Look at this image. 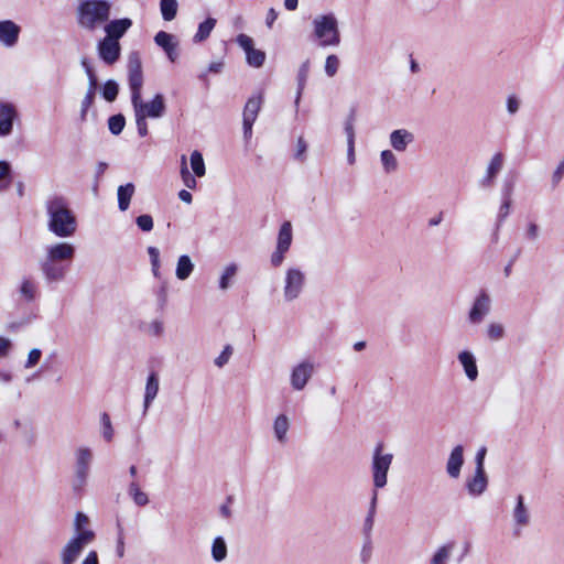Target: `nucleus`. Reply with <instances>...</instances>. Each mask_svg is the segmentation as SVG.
<instances>
[{"label":"nucleus","mask_w":564,"mask_h":564,"mask_svg":"<svg viewBox=\"0 0 564 564\" xmlns=\"http://www.w3.org/2000/svg\"><path fill=\"white\" fill-rule=\"evenodd\" d=\"M181 177H182V181L184 183V185L187 187V188H195L196 187V180H195V175L191 174L188 167H187V160H186V155H182L181 156Z\"/></svg>","instance_id":"ea45409f"},{"label":"nucleus","mask_w":564,"mask_h":564,"mask_svg":"<svg viewBox=\"0 0 564 564\" xmlns=\"http://www.w3.org/2000/svg\"><path fill=\"white\" fill-rule=\"evenodd\" d=\"M293 232L292 225L290 221H284L278 234L276 248L289 251L292 245Z\"/></svg>","instance_id":"7c9ffc66"},{"label":"nucleus","mask_w":564,"mask_h":564,"mask_svg":"<svg viewBox=\"0 0 564 564\" xmlns=\"http://www.w3.org/2000/svg\"><path fill=\"white\" fill-rule=\"evenodd\" d=\"M488 486V478L486 471L475 470L471 479L466 481V488L470 496L477 497L484 494Z\"/></svg>","instance_id":"5701e85b"},{"label":"nucleus","mask_w":564,"mask_h":564,"mask_svg":"<svg viewBox=\"0 0 564 564\" xmlns=\"http://www.w3.org/2000/svg\"><path fill=\"white\" fill-rule=\"evenodd\" d=\"M131 25L132 21L129 18L111 20L105 25L106 37L119 42Z\"/></svg>","instance_id":"a211bd4d"},{"label":"nucleus","mask_w":564,"mask_h":564,"mask_svg":"<svg viewBox=\"0 0 564 564\" xmlns=\"http://www.w3.org/2000/svg\"><path fill=\"white\" fill-rule=\"evenodd\" d=\"M82 66L85 69V73L88 77V87L87 91L85 94V97L82 100L80 105V119L84 121L86 120L87 112L89 108L94 105L96 91L98 88V78L95 73V69L90 65L87 58L82 59Z\"/></svg>","instance_id":"1a4fd4ad"},{"label":"nucleus","mask_w":564,"mask_h":564,"mask_svg":"<svg viewBox=\"0 0 564 564\" xmlns=\"http://www.w3.org/2000/svg\"><path fill=\"white\" fill-rule=\"evenodd\" d=\"M360 562L367 564L372 556V540L364 538V543L360 550Z\"/></svg>","instance_id":"603ef678"},{"label":"nucleus","mask_w":564,"mask_h":564,"mask_svg":"<svg viewBox=\"0 0 564 564\" xmlns=\"http://www.w3.org/2000/svg\"><path fill=\"white\" fill-rule=\"evenodd\" d=\"M18 118V110L11 102L0 101V137L11 134L13 122Z\"/></svg>","instance_id":"4468645a"},{"label":"nucleus","mask_w":564,"mask_h":564,"mask_svg":"<svg viewBox=\"0 0 564 564\" xmlns=\"http://www.w3.org/2000/svg\"><path fill=\"white\" fill-rule=\"evenodd\" d=\"M313 375V365L310 362H301L293 368L291 373V386L295 390H303L307 381Z\"/></svg>","instance_id":"dca6fc26"},{"label":"nucleus","mask_w":564,"mask_h":564,"mask_svg":"<svg viewBox=\"0 0 564 564\" xmlns=\"http://www.w3.org/2000/svg\"><path fill=\"white\" fill-rule=\"evenodd\" d=\"M487 448L485 446L480 447L476 454L475 463L476 468L475 470L485 471L484 467V460L486 457Z\"/></svg>","instance_id":"69168bd1"},{"label":"nucleus","mask_w":564,"mask_h":564,"mask_svg":"<svg viewBox=\"0 0 564 564\" xmlns=\"http://www.w3.org/2000/svg\"><path fill=\"white\" fill-rule=\"evenodd\" d=\"M100 423H101V426H102V437L107 441V442H111L112 438H113V427H112V424H111V420H110V416L107 412H104L101 413L100 415Z\"/></svg>","instance_id":"49530a36"},{"label":"nucleus","mask_w":564,"mask_h":564,"mask_svg":"<svg viewBox=\"0 0 564 564\" xmlns=\"http://www.w3.org/2000/svg\"><path fill=\"white\" fill-rule=\"evenodd\" d=\"M513 520L519 528L527 527L530 523V512L524 505L522 495L517 497V503L512 512Z\"/></svg>","instance_id":"a878e982"},{"label":"nucleus","mask_w":564,"mask_h":564,"mask_svg":"<svg viewBox=\"0 0 564 564\" xmlns=\"http://www.w3.org/2000/svg\"><path fill=\"white\" fill-rule=\"evenodd\" d=\"M128 72H142V63L139 52H131L128 57Z\"/></svg>","instance_id":"6e6d98bb"},{"label":"nucleus","mask_w":564,"mask_h":564,"mask_svg":"<svg viewBox=\"0 0 564 564\" xmlns=\"http://www.w3.org/2000/svg\"><path fill=\"white\" fill-rule=\"evenodd\" d=\"M148 253L151 261L152 273L155 278H160V251L156 247H148Z\"/></svg>","instance_id":"8fccbe9b"},{"label":"nucleus","mask_w":564,"mask_h":564,"mask_svg":"<svg viewBox=\"0 0 564 564\" xmlns=\"http://www.w3.org/2000/svg\"><path fill=\"white\" fill-rule=\"evenodd\" d=\"M457 359L468 380L476 381L478 378V367L474 354L469 350H463L458 352Z\"/></svg>","instance_id":"aec40b11"},{"label":"nucleus","mask_w":564,"mask_h":564,"mask_svg":"<svg viewBox=\"0 0 564 564\" xmlns=\"http://www.w3.org/2000/svg\"><path fill=\"white\" fill-rule=\"evenodd\" d=\"M314 36L318 40L322 47L338 46L340 43V33L338 22L333 13L318 15L313 20Z\"/></svg>","instance_id":"20e7f679"},{"label":"nucleus","mask_w":564,"mask_h":564,"mask_svg":"<svg viewBox=\"0 0 564 564\" xmlns=\"http://www.w3.org/2000/svg\"><path fill=\"white\" fill-rule=\"evenodd\" d=\"M290 429V421L285 414H279L273 423L274 436L279 443L285 444L288 442V431Z\"/></svg>","instance_id":"c756f323"},{"label":"nucleus","mask_w":564,"mask_h":564,"mask_svg":"<svg viewBox=\"0 0 564 564\" xmlns=\"http://www.w3.org/2000/svg\"><path fill=\"white\" fill-rule=\"evenodd\" d=\"M42 351L39 348H33L28 356V360L24 365L25 368L34 367L41 359Z\"/></svg>","instance_id":"052dcab7"},{"label":"nucleus","mask_w":564,"mask_h":564,"mask_svg":"<svg viewBox=\"0 0 564 564\" xmlns=\"http://www.w3.org/2000/svg\"><path fill=\"white\" fill-rule=\"evenodd\" d=\"M237 270L238 267L236 263H230L225 268L219 279V289L225 291L230 286V280L236 275Z\"/></svg>","instance_id":"a18cd8bd"},{"label":"nucleus","mask_w":564,"mask_h":564,"mask_svg":"<svg viewBox=\"0 0 564 564\" xmlns=\"http://www.w3.org/2000/svg\"><path fill=\"white\" fill-rule=\"evenodd\" d=\"M263 104V93H259L252 97H250L245 106L242 119L256 121L258 113Z\"/></svg>","instance_id":"b1692460"},{"label":"nucleus","mask_w":564,"mask_h":564,"mask_svg":"<svg viewBox=\"0 0 564 564\" xmlns=\"http://www.w3.org/2000/svg\"><path fill=\"white\" fill-rule=\"evenodd\" d=\"M286 252L288 251H285V250L275 248V251L271 254V259H270L272 267L279 268L284 261Z\"/></svg>","instance_id":"680f3d73"},{"label":"nucleus","mask_w":564,"mask_h":564,"mask_svg":"<svg viewBox=\"0 0 564 564\" xmlns=\"http://www.w3.org/2000/svg\"><path fill=\"white\" fill-rule=\"evenodd\" d=\"M511 207V202L501 200V205L497 215L498 227L505 221V219L509 216Z\"/></svg>","instance_id":"bf43d9fd"},{"label":"nucleus","mask_w":564,"mask_h":564,"mask_svg":"<svg viewBox=\"0 0 564 564\" xmlns=\"http://www.w3.org/2000/svg\"><path fill=\"white\" fill-rule=\"evenodd\" d=\"M177 1L176 0H160V9L162 18L165 21H172L177 13Z\"/></svg>","instance_id":"4c0bfd02"},{"label":"nucleus","mask_w":564,"mask_h":564,"mask_svg":"<svg viewBox=\"0 0 564 564\" xmlns=\"http://www.w3.org/2000/svg\"><path fill=\"white\" fill-rule=\"evenodd\" d=\"M356 120V108H351L349 115L347 116L344 124V130L347 137V142L355 141V130L354 124Z\"/></svg>","instance_id":"de8ad7c7"},{"label":"nucleus","mask_w":564,"mask_h":564,"mask_svg":"<svg viewBox=\"0 0 564 564\" xmlns=\"http://www.w3.org/2000/svg\"><path fill=\"white\" fill-rule=\"evenodd\" d=\"M377 501H378V492L376 490H373L372 497L370 500V505H369V509H368V513L366 516V519L364 521V527H362L364 538H367V539H371V532L373 529L375 516H376V510H377Z\"/></svg>","instance_id":"c85d7f7f"},{"label":"nucleus","mask_w":564,"mask_h":564,"mask_svg":"<svg viewBox=\"0 0 564 564\" xmlns=\"http://www.w3.org/2000/svg\"><path fill=\"white\" fill-rule=\"evenodd\" d=\"M74 256L75 247L72 243L57 242L47 246L45 257L40 262V269L46 283L63 281Z\"/></svg>","instance_id":"f257e3e1"},{"label":"nucleus","mask_w":564,"mask_h":564,"mask_svg":"<svg viewBox=\"0 0 564 564\" xmlns=\"http://www.w3.org/2000/svg\"><path fill=\"white\" fill-rule=\"evenodd\" d=\"M464 465V447L463 445H456L447 459L446 463V473L453 478L457 479L460 476V470Z\"/></svg>","instance_id":"f3484780"},{"label":"nucleus","mask_w":564,"mask_h":564,"mask_svg":"<svg viewBox=\"0 0 564 564\" xmlns=\"http://www.w3.org/2000/svg\"><path fill=\"white\" fill-rule=\"evenodd\" d=\"M128 80L131 91V99H137L139 96H141L143 72H128Z\"/></svg>","instance_id":"f704fd0d"},{"label":"nucleus","mask_w":564,"mask_h":564,"mask_svg":"<svg viewBox=\"0 0 564 564\" xmlns=\"http://www.w3.org/2000/svg\"><path fill=\"white\" fill-rule=\"evenodd\" d=\"M212 556L214 561L221 562L227 557V544L223 536H216L212 544Z\"/></svg>","instance_id":"e433bc0d"},{"label":"nucleus","mask_w":564,"mask_h":564,"mask_svg":"<svg viewBox=\"0 0 564 564\" xmlns=\"http://www.w3.org/2000/svg\"><path fill=\"white\" fill-rule=\"evenodd\" d=\"M491 310V299L486 290H481L475 297L468 312V321L473 325H479L484 322Z\"/></svg>","instance_id":"9b49d317"},{"label":"nucleus","mask_w":564,"mask_h":564,"mask_svg":"<svg viewBox=\"0 0 564 564\" xmlns=\"http://www.w3.org/2000/svg\"><path fill=\"white\" fill-rule=\"evenodd\" d=\"M91 460L93 454L89 448L80 447L77 449L74 481L75 490H80L86 485Z\"/></svg>","instance_id":"9d476101"},{"label":"nucleus","mask_w":564,"mask_h":564,"mask_svg":"<svg viewBox=\"0 0 564 564\" xmlns=\"http://www.w3.org/2000/svg\"><path fill=\"white\" fill-rule=\"evenodd\" d=\"M18 292L26 303L34 302L39 295L36 281L30 275H24L21 279Z\"/></svg>","instance_id":"4be33fe9"},{"label":"nucleus","mask_w":564,"mask_h":564,"mask_svg":"<svg viewBox=\"0 0 564 564\" xmlns=\"http://www.w3.org/2000/svg\"><path fill=\"white\" fill-rule=\"evenodd\" d=\"M135 224L142 231L145 232L151 231L153 229V218L149 214L138 216L135 218Z\"/></svg>","instance_id":"5fc2aeb1"},{"label":"nucleus","mask_w":564,"mask_h":564,"mask_svg":"<svg viewBox=\"0 0 564 564\" xmlns=\"http://www.w3.org/2000/svg\"><path fill=\"white\" fill-rule=\"evenodd\" d=\"M232 355V347L231 345H226L223 349V351L219 354L218 357L215 359V365L218 368H223L226 364H228L230 357Z\"/></svg>","instance_id":"4d7b16f0"},{"label":"nucleus","mask_w":564,"mask_h":564,"mask_svg":"<svg viewBox=\"0 0 564 564\" xmlns=\"http://www.w3.org/2000/svg\"><path fill=\"white\" fill-rule=\"evenodd\" d=\"M134 117L144 119H159L166 112L165 99L162 94H156L151 100L144 101L141 96L131 99Z\"/></svg>","instance_id":"0eeeda50"},{"label":"nucleus","mask_w":564,"mask_h":564,"mask_svg":"<svg viewBox=\"0 0 564 564\" xmlns=\"http://www.w3.org/2000/svg\"><path fill=\"white\" fill-rule=\"evenodd\" d=\"M119 94V85L113 79H108L101 87V96L108 101L112 102L117 99Z\"/></svg>","instance_id":"a19ab883"},{"label":"nucleus","mask_w":564,"mask_h":564,"mask_svg":"<svg viewBox=\"0 0 564 564\" xmlns=\"http://www.w3.org/2000/svg\"><path fill=\"white\" fill-rule=\"evenodd\" d=\"M514 189V182L512 180H506L501 187V200L512 203V193Z\"/></svg>","instance_id":"13d9d810"},{"label":"nucleus","mask_w":564,"mask_h":564,"mask_svg":"<svg viewBox=\"0 0 564 564\" xmlns=\"http://www.w3.org/2000/svg\"><path fill=\"white\" fill-rule=\"evenodd\" d=\"M126 126V118L122 113H117L108 119V129L113 135H118L122 132Z\"/></svg>","instance_id":"37998d69"},{"label":"nucleus","mask_w":564,"mask_h":564,"mask_svg":"<svg viewBox=\"0 0 564 564\" xmlns=\"http://www.w3.org/2000/svg\"><path fill=\"white\" fill-rule=\"evenodd\" d=\"M216 19L207 18L199 23L196 34L193 37L194 43H200L207 40L216 25Z\"/></svg>","instance_id":"72a5a7b5"},{"label":"nucleus","mask_w":564,"mask_h":564,"mask_svg":"<svg viewBox=\"0 0 564 564\" xmlns=\"http://www.w3.org/2000/svg\"><path fill=\"white\" fill-rule=\"evenodd\" d=\"M455 549V542H447L436 549L430 564H448Z\"/></svg>","instance_id":"cd10ccee"},{"label":"nucleus","mask_w":564,"mask_h":564,"mask_svg":"<svg viewBox=\"0 0 564 564\" xmlns=\"http://www.w3.org/2000/svg\"><path fill=\"white\" fill-rule=\"evenodd\" d=\"M247 63L252 67H261L265 62V53L263 51L252 47L246 54Z\"/></svg>","instance_id":"c03bdc74"},{"label":"nucleus","mask_w":564,"mask_h":564,"mask_svg":"<svg viewBox=\"0 0 564 564\" xmlns=\"http://www.w3.org/2000/svg\"><path fill=\"white\" fill-rule=\"evenodd\" d=\"M159 392V377L156 372H150L147 379L143 412L147 413L150 404L156 398Z\"/></svg>","instance_id":"393cba45"},{"label":"nucleus","mask_w":564,"mask_h":564,"mask_svg":"<svg viewBox=\"0 0 564 564\" xmlns=\"http://www.w3.org/2000/svg\"><path fill=\"white\" fill-rule=\"evenodd\" d=\"M95 540V532L91 530L77 532L62 549V564H74L86 545Z\"/></svg>","instance_id":"423d86ee"},{"label":"nucleus","mask_w":564,"mask_h":564,"mask_svg":"<svg viewBox=\"0 0 564 564\" xmlns=\"http://www.w3.org/2000/svg\"><path fill=\"white\" fill-rule=\"evenodd\" d=\"M380 159L386 173H392L398 169V160L390 150H383Z\"/></svg>","instance_id":"79ce46f5"},{"label":"nucleus","mask_w":564,"mask_h":564,"mask_svg":"<svg viewBox=\"0 0 564 564\" xmlns=\"http://www.w3.org/2000/svg\"><path fill=\"white\" fill-rule=\"evenodd\" d=\"M99 58L107 65H113L120 58V43L112 39L104 37L97 44Z\"/></svg>","instance_id":"f8f14e48"},{"label":"nucleus","mask_w":564,"mask_h":564,"mask_svg":"<svg viewBox=\"0 0 564 564\" xmlns=\"http://www.w3.org/2000/svg\"><path fill=\"white\" fill-rule=\"evenodd\" d=\"M338 67L339 58L334 54L328 55L325 61V73L327 76L333 77L337 73Z\"/></svg>","instance_id":"864d4df0"},{"label":"nucleus","mask_w":564,"mask_h":564,"mask_svg":"<svg viewBox=\"0 0 564 564\" xmlns=\"http://www.w3.org/2000/svg\"><path fill=\"white\" fill-rule=\"evenodd\" d=\"M539 230H540L539 226L535 223H533V221L529 223L527 226V229H525L527 239H529L531 241L536 240L539 237Z\"/></svg>","instance_id":"338daca9"},{"label":"nucleus","mask_w":564,"mask_h":564,"mask_svg":"<svg viewBox=\"0 0 564 564\" xmlns=\"http://www.w3.org/2000/svg\"><path fill=\"white\" fill-rule=\"evenodd\" d=\"M296 148L297 149H296V152H295V155H294L295 159L300 160V161H304L305 152L307 150V144H306L305 140L302 137H300L297 139Z\"/></svg>","instance_id":"0e129e2a"},{"label":"nucleus","mask_w":564,"mask_h":564,"mask_svg":"<svg viewBox=\"0 0 564 564\" xmlns=\"http://www.w3.org/2000/svg\"><path fill=\"white\" fill-rule=\"evenodd\" d=\"M11 165L7 161H0V191L9 187Z\"/></svg>","instance_id":"3c124183"},{"label":"nucleus","mask_w":564,"mask_h":564,"mask_svg":"<svg viewBox=\"0 0 564 564\" xmlns=\"http://www.w3.org/2000/svg\"><path fill=\"white\" fill-rule=\"evenodd\" d=\"M47 229L59 238L72 237L77 230V220L64 197L54 196L46 202Z\"/></svg>","instance_id":"f03ea898"},{"label":"nucleus","mask_w":564,"mask_h":564,"mask_svg":"<svg viewBox=\"0 0 564 564\" xmlns=\"http://www.w3.org/2000/svg\"><path fill=\"white\" fill-rule=\"evenodd\" d=\"M128 494L132 498L133 502L139 507H144L149 503L148 495L140 489L139 484L135 480L130 482Z\"/></svg>","instance_id":"c9c22d12"},{"label":"nucleus","mask_w":564,"mask_h":564,"mask_svg":"<svg viewBox=\"0 0 564 564\" xmlns=\"http://www.w3.org/2000/svg\"><path fill=\"white\" fill-rule=\"evenodd\" d=\"M393 455L383 452V444L378 443L372 453L371 475L375 490L384 488L388 482V471L391 467Z\"/></svg>","instance_id":"39448f33"},{"label":"nucleus","mask_w":564,"mask_h":564,"mask_svg":"<svg viewBox=\"0 0 564 564\" xmlns=\"http://www.w3.org/2000/svg\"><path fill=\"white\" fill-rule=\"evenodd\" d=\"M503 166V154L501 152H497L490 160L486 175L480 181V185L482 187H490L494 184V180L499 174Z\"/></svg>","instance_id":"6ab92c4d"},{"label":"nucleus","mask_w":564,"mask_h":564,"mask_svg":"<svg viewBox=\"0 0 564 564\" xmlns=\"http://www.w3.org/2000/svg\"><path fill=\"white\" fill-rule=\"evenodd\" d=\"M191 167L197 177H203L206 173L205 162L198 150L193 151L191 154Z\"/></svg>","instance_id":"58836bf2"},{"label":"nucleus","mask_w":564,"mask_h":564,"mask_svg":"<svg viewBox=\"0 0 564 564\" xmlns=\"http://www.w3.org/2000/svg\"><path fill=\"white\" fill-rule=\"evenodd\" d=\"M414 141V135L406 129H397L390 133L391 147L398 151L403 152L408 145Z\"/></svg>","instance_id":"412c9836"},{"label":"nucleus","mask_w":564,"mask_h":564,"mask_svg":"<svg viewBox=\"0 0 564 564\" xmlns=\"http://www.w3.org/2000/svg\"><path fill=\"white\" fill-rule=\"evenodd\" d=\"M154 43L164 51L170 62L174 63L178 58V41L173 34L159 31L154 36Z\"/></svg>","instance_id":"ddd939ff"},{"label":"nucleus","mask_w":564,"mask_h":564,"mask_svg":"<svg viewBox=\"0 0 564 564\" xmlns=\"http://www.w3.org/2000/svg\"><path fill=\"white\" fill-rule=\"evenodd\" d=\"M135 186L133 183H127L124 185H120L117 189L118 197V208L121 212H126L129 206L132 196L134 195Z\"/></svg>","instance_id":"bb28decb"},{"label":"nucleus","mask_w":564,"mask_h":564,"mask_svg":"<svg viewBox=\"0 0 564 564\" xmlns=\"http://www.w3.org/2000/svg\"><path fill=\"white\" fill-rule=\"evenodd\" d=\"M194 270V263L187 254H182L176 264L175 274L178 280H186Z\"/></svg>","instance_id":"473e14b6"},{"label":"nucleus","mask_w":564,"mask_h":564,"mask_svg":"<svg viewBox=\"0 0 564 564\" xmlns=\"http://www.w3.org/2000/svg\"><path fill=\"white\" fill-rule=\"evenodd\" d=\"M236 41L243 48L246 54L253 47V40L246 34H239Z\"/></svg>","instance_id":"e2e57ef3"},{"label":"nucleus","mask_w":564,"mask_h":564,"mask_svg":"<svg viewBox=\"0 0 564 564\" xmlns=\"http://www.w3.org/2000/svg\"><path fill=\"white\" fill-rule=\"evenodd\" d=\"M305 285V274L297 268H289L285 273L283 295L286 302L296 300Z\"/></svg>","instance_id":"6e6552de"},{"label":"nucleus","mask_w":564,"mask_h":564,"mask_svg":"<svg viewBox=\"0 0 564 564\" xmlns=\"http://www.w3.org/2000/svg\"><path fill=\"white\" fill-rule=\"evenodd\" d=\"M111 3L107 0H84L76 9V20L80 28L95 31L109 20Z\"/></svg>","instance_id":"7ed1b4c3"},{"label":"nucleus","mask_w":564,"mask_h":564,"mask_svg":"<svg viewBox=\"0 0 564 564\" xmlns=\"http://www.w3.org/2000/svg\"><path fill=\"white\" fill-rule=\"evenodd\" d=\"M563 175H564V162L561 161L560 164L557 165V167L555 169V171L552 174V185H553V187H556L558 185V183L563 178Z\"/></svg>","instance_id":"774afa93"},{"label":"nucleus","mask_w":564,"mask_h":564,"mask_svg":"<svg viewBox=\"0 0 564 564\" xmlns=\"http://www.w3.org/2000/svg\"><path fill=\"white\" fill-rule=\"evenodd\" d=\"M308 73H310V61L306 59L305 62H303L301 64L299 72H297V91H296V97H295V101H294L296 108L300 105V100H301L303 90L305 88V85H306V82L308 78Z\"/></svg>","instance_id":"2f4dec72"},{"label":"nucleus","mask_w":564,"mask_h":564,"mask_svg":"<svg viewBox=\"0 0 564 564\" xmlns=\"http://www.w3.org/2000/svg\"><path fill=\"white\" fill-rule=\"evenodd\" d=\"M21 33V28L12 20L0 21V43L6 47H13Z\"/></svg>","instance_id":"2eb2a0df"},{"label":"nucleus","mask_w":564,"mask_h":564,"mask_svg":"<svg viewBox=\"0 0 564 564\" xmlns=\"http://www.w3.org/2000/svg\"><path fill=\"white\" fill-rule=\"evenodd\" d=\"M486 335L489 340L497 341L503 338L505 328L500 323H490L487 326Z\"/></svg>","instance_id":"09e8293b"}]
</instances>
